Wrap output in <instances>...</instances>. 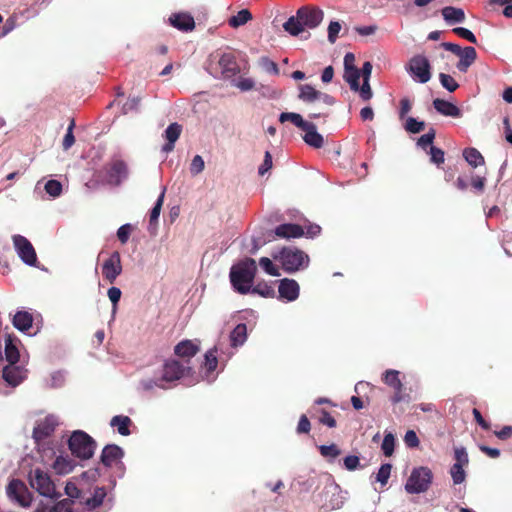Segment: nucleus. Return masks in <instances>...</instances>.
Here are the masks:
<instances>
[{
  "instance_id": "obj_1",
  "label": "nucleus",
  "mask_w": 512,
  "mask_h": 512,
  "mask_svg": "<svg viewBox=\"0 0 512 512\" xmlns=\"http://www.w3.org/2000/svg\"><path fill=\"white\" fill-rule=\"evenodd\" d=\"M256 273L257 265L253 258H246L234 264L229 273L233 289L242 295L250 293Z\"/></svg>"
},
{
  "instance_id": "obj_2",
  "label": "nucleus",
  "mask_w": 512,
  "mask_h": 512,
  "mask_svg": "<svg viewBox=\"0 0 512 512\" xmlns=\"http://www.w3.org/2000/svg\"><path fill=\"white\" fill-rule=\"evenodd\" d=\"M279 121L281 123L290 121L296 127L304 131L305 135L303 136V140L309 146L313 148H321L323 146L324 139L323 136L317 132L316 125L304 120L300 114L294 112H283L279 116Z\"/></svg>"
},
{
  "instance_id": "obj_3",
  "label": "nucleus",
  "mask_w": 512,
  "mask_h": 512,
  "mask_svg": "<svg viewBox=\"0 0 512 512\" xmlns=\"http://www.w3.org/2000/svg\"><path fill=\"white\" fill-rule=\"evenodd\" d=\"M96 446V441L82 430L72 432L68 439V447L71 454L81 460H88L92 458Z\"/></svg>"
},
{
  "instance_id": "obj_4",
  "label": "nucleus",
  "mask_w": 512,
  "mask_h": 512,
  "mask_svg": "<svg viewBox=\"0 0 512 512\" xmlns=\"http://www.w3.org/2000/svg\"><path fill=\"white\" fill-rule=\"evenodd\" d=\"M58 426L57 418L53 415H48L40 420L33 429V438L38 446L39 451H42V459L50 453V456L55 454L52 447H45V440L54 433Z\"/></svg>"
},
{
  "instance_id": "obj_5",
  "label": "nucleus",
  "mask_w": 512,
  "mask_h": 512,
  "mask_svg": "<svg viewBox=\"0 0 512 512\" xmlns=\"http://www.w3.org/2000/svg\"><path fill=\"white\" fill-rule=\"evenodd\" d=\"M433 474L428 467L414 468L405 483V490L409 494L426 492L432 483Z\"/></svg>"
},
{
  "instance_id": "obj_6",
  "label": "nucleus",
  "mask_w": 512,
  "mask_h": 512,
  "mask_svg": "<svg viewBox=\"0 0 512 512\" xmlns=\"http://www.w3.org/2000/svg\"><path fill=\"white\" fill-rule=\"evenodd\" d=\"M29 483L40 495L57 498L60 494L56 491V486L50 475L40 468H35L29 473Z\"/></svg>"
},
{
  "instance_id": "obj_7",
  "label": "nucleus",
  "mask_w": 512,
  "mask_h": 512,
  "mask_svg": "<svg viewBox=\"0 0 512 512\" xmlns=\"http://www.w3.org/2000/svg\"><path fill=\"white\" fill-rule=\"evenodd\" d=\"M279 261L285 271L292 273L305 268L309 263V257L299 249L283 248L279 254Z\"/></svg>"
},
{
  "instance_id": "obj_8",
  "label": "nucleus",
  "mask_w": 512,
  "mask_h": 512,
  "mask_svg": "<svg viewBox=\"0 0 512 512\" xmlns=\"http://www.w3.org/2000/svg\"><path fill=\"white\" fill-rule=\"evenodd\" d=\"M409 75L419 83H427L431 79V65L422 54L414 55L405 66Z\"/></svg>"
},
{
  "instance_id": "obj_9",
  "label": "nucleus",
  "mask_w": 512,
  "mask_h": 512,
  "mask_svg": "<svg viewBox=\"0 0 512 512\" xmlns=\"http://www.w3.org/2000/svg\"><path fill=\"white\" fill-rule=\"evenodd\" d=\"M192 368L177 359H167L162 367V377L159 381L174 382L190 375Z\"/></svg>"
},
{
  "instance_id": "obj_10",
  "label": "nucleus",
  "mask_w": 512,
  "mask_h": 512,
  "mask_svg": "<svg viewBox=\"0 0 512 512\" xmlns=\"http://www.w3.org/2000/svg\"><path fill=\"white\" fill-rule=\"evenodd\" d=\"M7 495L20 506L27 508L31 505L32 495L25 483L19 479H13L7 486Z\"/></svg>"
},
{
  "instance_id": "obj_11",
  "label": "nucleus",
  "mask_w": 512,
  "mask_h": 512,
  "mask_svg": "<svg viewBox=\"0 0 512 512\" xmlns=\"http://www.w3.org/2000/svg\"><path fill=\"white\" fill-rule=\"evenodd\" d=\"M298 90L299 100L305 103H314L316 101H321L327 106H332L335 103V99L331 95L323 93L309 84H300L298 86Z\"/></svg>"
},
{
  "instance_id": "obj_12",
  "label": "nucleus",
  "mask_w": 512,
  "mask_h": 512,
  "mask_svg": "<svg viewBox=\"0 0 512 512\" xmlns=\"http://www.w3.org/2000/svg\"><path fill=\"white\" fill-rule=\"evenodd\" d=\"M14 247L21 260L30 266H34L37 262V255L31 242L22 235L13 236Z\"/></svg>"
},
{
  "instance_id": "obj_13",
  "label": "nucleus",
  "mask_w": 512,
  "mask_h": 512,
  "mask_svg": "<svg viewBox=\"0 0 512 512\" xmlns=\"http://www.w3.org/2000/svg\"><path fill=\"white\" fill-rule=\"evenodd\" d=\"M399 376L400 372L393 369L386 370L383 375V382L394 390V394L391 397L393 404L405 401L406 397H408V395L404 393V386Z\"/></svg>"
},
{
  "instance_id": "obj_14",
  "label": "nucleus",
  "mask_w": 512,
  "mask_h": 512,
  "mask_svg": "<svg viewBox=\"0 0 512 512\" xmlns=\"http://www.w3.org/2000/svg\"><path fill=\"white\" fill-rule=\"evenodd\" d=\"M122 273L121 256L118 251H114L102 265V275L105 280L113 284L117 277Z\"/></svg>"
},
{
  "instance_id": "obj_15",
  "label": "nucleus",
  "mask_w": 512,
  "mask_h": 512,
  "mask_svg": "<svg viewBox=\"0 0 512 512\" xmlns=\"http://www.w3.org/2000/svg\"><path fill=\"white\" fill-rule=\"evenodd\" d=\"M323 11L314 6H303L298 9L297 17L301 19L303 27L316 28L323 20Z\"/></svg>"
},
{
  "instance_id": "obj_16",
  "label": "nucleus",
  "mask_w": 512,
  "mask_h": 512,
  "mask_svg": "<svg viewBox=\"0 0 512 512\" xmlns=\"http://www.w3.org/2000/svg\"><path fill=\"white\" fill-rule=\"evenodd\" d=\"M200 351V347L192 340H182L174 347V354L181 358L184 364L190 365L191 359Z\"/></svg>"
},
{
  "instance_id": "obj_17",
  "label": "nucleus",
  "mask_w": 512,
  "mask_h": 512,
  "mask_svg": "<svg viewBox=\"0 0 512 512\" xmlns=\"http://www.w3.org/2000/svg\"><path fill=\"white\" fill-rule=\"evenodd\" d=\"M128 175L127 165L123 160H113L107 166L108 182L113 185H119Z\"/></svg>"
},
{
  "instance_id": "obj_18",
  "label": "nucleus",
  "mask_w": 512,
  "mask_h": 512,
  "mask_svg": "<svg viewBox=\"0 0 512 512\" xmlns=\"http://www.w3.org/2000/svg\"><path fill=\"white\" fill-rule=\"evenodd\" d=\"M300 287L294 279L284 278L278 287L279 299L287 302L295 301L299 297Z\"/></svg>"
},
{
  "instance_id": "obj_19",
  "label": "nucleus",
  "mask_w": 512,
  "mask_h": 512,
  "mask_svg": "<svg viewBox=\"0 0 512 512\" xmlns=\"http://www.w3.org/2000/svg\"><path fill=\"white\" fill-rule=\"evenodd\" d=\"M27 377V370L17 364L3 368V379L12 387L18 386Z\"/></svg>"
},
{
  "instance_id": "obj_20",
  "label": "nucleus",
  "mask_w": 512,
  "mask_h": 512,
  "mask_svg": "<svg viewBox=\"0 0 512 512\" xmlns=\"http://www.w3.org/2000/svg\"><path fill=\"white\" fill-rule=\"evenodd\" d=\"M124 456L123 449L116 444L106 445L101 453L100 461L105 467H111L114 464L121 462Z\"/></svg>"
},
{
  "instance_id": "obj_21",
  "label": "nucleus",
  "mask_w": 512,
  "mask_h": 512,
  "mask_svg": "<svg viewBox=\"0 0 512 512\" xmlns=\"http://www.w3.org/2000/svg\"><path fill=\"white\" fill-rule=\"evenodd\" d=\"M433 107L443 116L459 118L462 116V111L455 104L444 99L436 98L433 100Z\"/></svg>"
},
{
  "instance_id": "obj_22",
  "label": "nucleus",
  "mask_w": 512,
  "mask_h": 512,
  "mask_svg": "<svg viewBox=\"0 0 512 512\" xmlns=\"http://www.w3.org/2000/svg\"><path fill=\"white\" fill-rule=\"evenodd\" d=\"M274 233L279 238H298L304 235V228L298 224L286 223L277 226Z\"/></svg>"
},
{
  "instance_id": "obj_23",
  "label": "nucleus",
  "mask_w": 512,
  "mask_h": 512,
  "mask_svg": "<svg viewBox=\"0 0 512 512\" xmlns=\"http://www.w3.org/2000/svg\"><path fill=\"white\" fill-rule=\"evenodd\" d=\"M76 465V461L68 455H59L55 458L52 468L55 473L59 475H66L71 473Z\"/></svg>"
},
{
  "instance_id": "obj_24",
  "label": "nucleus",
  "mask_w": 512,
  "mask_h": 512,
  "mask_svg": "<svg viewBox=\"0 0 512 512\" xmlns=\"http://www.w3.org/2000/svg\"><path fill=\"white\" fill-rule=\"evenodd\" d=\"M182 126L178 123H171L165 130L164 137L167 143L162 147V151L169 153L174 149V144L180 137Z\"/></svg>"
},
{
  "instance_id": "obj_25",
  "label": "nucleus",
  "mask_w": 512,
  "mask_h": 512,
  "mask_svg": "<svg viewBox=\"0 0 512 512\" xmlns=\"http://www.w3.org/2000/svg\"><path fill=\"white\" fill-rule=\"evenodd\" d=\"M170 23L181 31H191L195 27L194 18L186 13L174 14L170 17Z\"/></svg>"
},
{
  "instance_id": "obj_26",
  "label": "nucleus",
  "mask_w": 512,
  "mask_h": 512,
  "mask_svg": "<svg viewBox=\"0 0 512 512\" xmlns=\"http://www.w3.org/2000/svg\"><path fill=\"white\" fill-rule=\"evenodd\" d=\"M441 14L444 20L450 25L463 23L466 19L464 10L453 6L444 7L441 10Z\"/></svg>"
},
{
  "instance_id": "obj_27",
  "label": "nucleus",
  "mask_w": 512,
  "mask_h": 512,
  "mask_svg": "<svg viewBox=\"0 0 512 512\" xmlns=\"http://www.w3.org/2000/svg\"><path fill=\"white\" fill-rule=\"evenodd\" d=\"M460 60L456 67L460 72H467L468 68L475 62L477 52L474 47L467 46L463 48L462 53L459 55Z\"/></svg>"
},
{
  "instance_id": "obj_28",
  "label": "nucleus",
  "mask_w": 512,
  "mask_h": 512,
  "mask_svg": "<svg viewBox=\"0 0 512 512\" xmlns=\"http://www.w3.org/2000/svg\"><path fill=\"white\" fill-rule=\"evenodd\" d=\"M33 315L32 313L21 310L17 311L13 317L12 323L13 326L21 332L28 331L33 324Z\"/></svg>"
},
{
  "instance_id": "obj_29",
  "label": "nucleus",
  "mask_w": 512,
  "mask_h": 512,
  "mask_svg": "<svg viewBox=\"0 0 512 512\" xmlns=\"http://www.w3.org/2000/svg\"><path fill=\"white\" fill-rule=\"evenodd\" d=\"M131 424V419L125 415H116L110 421V425L113 428H116L118 433L122 436H128L131 434L129 429Z\"/></svg>"
},
{
  "instance_id": "obj_30",
  "label": "nucleus",
  "mask_w": 512,
  "mask_h": 512,
  "mask_svg": "<svg viewBox=\"0 0 512 512\" xmlns=\"http://www.w3.org/2000/svg\"><path fill=\"white\" fill-rule=\"evenodd\" d=\"M247 339V326L244 323L238 324L230 333V342L232 347H238L245 343Z\"/></svg>"
},
{
  "instance_id": "obj_31",
  "label": "nucleus",
  "mask_w": 512,
  "mask_h": 512,
  "mask_svg": "<svg viewBox=\"0 0 512 512\" xmlns=\"http://www.w3.org/2000/svg\"><path fill=\"white\" fill-rule=\"evenodd\" d=\"M219 66L227 76L235 75L238 72V66L232 54H223L219 59Z\"/></svg>"
},
{
  "instance_id": "obj_32",
  "label": "nucleus",
  "mask_w": 512,
  "mask_h": 512,
  "mask_svg": "<svg viewBox=\"0 0 512 512\" xmlns=\"http://www.w3.org/2000/svg\"><path fill=\"white\" fill-rule=\"evenodd\" d=\"M5 356L9 364H17V362L19 361V350L17 346L13 343L11 335H8L5 340Z\"/></svg>"
},
{
  "instance_id": "obj_33",
  "label": "nucleus",
  "mask_w": 512,
  "mask_h": 512,
  "mask_svg": "<svg viewBox=\"0 0 512 512\" xmlns=\"http://www.w3.org/2000/svg\"><path fill=\"white\" fill-rule=\"evenodd\" d=\"M463 157L472 167H478L485 162L482 154L473 147L465 148L463 150Z\"/></svg>"
},
{
  "instance_id": "obj_34",
  "label": "nucleus",
  "mask_w": 512,
  "mask_h": 512,
  "mask_svg": "<svg viewBox=\"0 0 512 512\" xmlns=\"http://www.w3.org/2000/svg\"><path fill=\"white\" fill-rule=\"evenodd\" d=\"M252 19V14L248 9L240 10L236 15L228 20V24L232 28H238Z\"/></svg>"
},
{
  "instance_id": "obj_35",
  "label": "nucleus",
  "mask_w": 512,
  "mask_h": 512,
  "mask_svg": "<svg viewBox=\"0 0 512 512\" xmlns=\"http://www.w3.org/2000/svg\"><path fill=\"white\" fill-rule=\"evenodd\" d=\"M106 497V490L104 487H97L91 497L85 500V504L89 509H95L102 505Z\"/></svg>"
},
{
  "instance_id": "obj_36",
  "label": "nucleus",
  "mask_w": 512,
  "mask_h": 512,
  "mask_svg": "<svg viewBox=\"0 0 512 512\" xmlns=\"http://www.w3.org/2000/svg\"><path fill=\"white\" fill-rule=\"evenodd\" d=\"M283 28L292 36H297L304 31L301 19L296 16H291L284 24Z\"/></svg>"
},
{
  "instance_id": "obj_37",
  "label": "nucleus",
  "mask_w": 512,
  "mask_h": 512,
  "mask_svg": "<svg viewBox=\"0 0 512 512\" xmlns=\"http://www.w3.org/2000/svg\"><path fill=\"white\" fill-rule=\"evenodd\" d=\"M250 293L258 294L265 298H273L275 296V289L272 284L261 281L252 286Z\"/></svg>"
},
{
  "instance_id": "obj_38",
  "label": "nucleus",
  "mask_w": 512,
  "mask_h": 512,
  "mask_svg": "<svg viewBox=\"0 0 512 512\" xmlns=\"http://www.w3.org/2000/svg\"><path fill=\"white\" fill-rule=\"evenodd\" d=\"M343 78L352 91L359 90L360 70L358 68L344 70Z\"/></svg>"
},
{
  "instance_id": "obj_39",
  "label": "nucleus",
  "mask_w": 512,
  "mask_h": 512,
  "mask_svg": "<svg viewBox=\"0 0 512 512\" xmlns=\"http://www.w3.org/2000/svg\"><path fill=\"white\" fill-rule=\"evenodd\" d=\"M217 365V348L213 347L209 349L204 355V367L207 372L211 373L217 368Z\"/></svg>"
},
{
  "instance_id": "obj_40",
  "label": "nucleus",
  "mask_w": 512,
  "mask_h": 512,
  "mask_svg": "<svg viewBox=\"0 0 512 512\" xmlns=\"http://www.w3.org/2000/svg\"><path fill=\"white\" fill-rule=\"evenodd\" d=\"M164 196H165V190H163L161 192V194L159 195V197H158L154 207L152 208V210L150 212V218H149L150 226L155 225L158 222V218H159V215H160V212H161V208H162V205H163V201H164Z\"/></svg>"
},
{
  "instance_id": "obj_41",
  "label": "nucleus",
  "mask_w": 512,
  "mask_h": 512,
  "mask_svg": "<svg viewBox=\"0 0 512 512\" xmlns=\"http://www.w3.org/2000/svg\"><path fill=\"white\" fill-rule=\"evenodd\" d=\"M404 128L409 133L417 134L425 129V122L418 121L416 118H413V117H408L406 119Z\"/></svg>"
},
{
  "instance_id": "obj_42",
  "label": "nucleus",
  "mask_w": 512,
  "mask_h": 512,
  "mask_svg": "<svg viewBox=\"0 0 512 512\" xmlns=\"http://www.w3.org/2000/svg\"><path fill=\"white\" fill-rule=\"evenodd\" d=\"M439 80L441 85L449 92H454L459 87V84L456 82V80L449 74L440 73Z\"/></svg>"
},
{
  "instance_id": "obj_43",
  "label": "nucleus",
  "mask_w": 512,
  "mask_h": 512,
  "mask_svg": "<svg viewBox=\"0 0 512 512\" xmlns=\"http://www.w3.org/2000/svg\"><path fill=\"white\" fill-rule=\"evenodd\" d=\"M463 467L464 466H460L459 464H453L450 469V474L455 485L461 484L465 481L466 473Z\"/></svg>"
},
{
  "instance_id": "obj_44",
  "label": "nucleus",
  "mask_w": 512,
  "mask_h": 512,
  "mask_svg": "<svg viewBox=\"0 0 512 512\" xmlns=\"http://www.w3.org/2000/svg\"><path fill=\"white\" fill-rule=\"evenodd\" d=\"M392 470V465L389 463L382 464L378 470L375 481L380 482L382 485H386Z\"/></svg>"
},
{
  "instance_id": "obj_45",
  "label": "nucleus",
  "mask_w": 512,
  "mask_h": 512,
  "mask_svg": "<svg viewBox=\"0 0 512 512\" xmlns=\"http://www.w3.org/2000/svg\"><path fill=\"white\" fill-rule=\"evenodd\" d=\"M395 438L393 434L388 433L384 436L381 448L385 456L389 457L394 452Z\"/></svg>"
},
{
  "instance_id": "obj_46",
  "label": "nucleus",
  "mask_w": 512,
  "mask_h": 512,
  "mask_svg": "<svg viewBox=\"0 0 512 512\" xmlns=\"http://www.w3.org/2000/svg\"><path fill=\"white\" fill-rule=\"evenodd\" d=\"M141 103V97H132L128 98V100L122 106V113L128 114L130 112H137L139 110Z\"/></svg>"
},
{
  "instance_id": "obj_47",
  "label": "nucleus",
  "mask_w": 512,
  "mask_h": 512,
  "mask_svg": "<svg viewBox=\"0 0 512 512\" xmlns=\"http://www.w3.org/2000/svg\"><path fill=\"white\" fill-rule=\"evenodd\" d=\"M318 412H319L318 421L321 424H323L329 428H335L337 426V422H336L335 418L328 411H326L325 409H319Z\"/></svg>"
},
{
  "instance_id": "obj_48",
  "label": "nucleus",
  "mask_w": 512,
  "mask_h": 512,
  "mask_svg": "<svg viewBox=\"0 0 512 512\" xmlns=\"http://www.w3.org/2000/svg\"><path fill=\"white\" fill-rule=\"evenodd\" d=\"M320 454L323 457L337 458L341 454V450L336 444L319 446Z\"/></svg>"
},
{
  "instance_id": "obj_49",
  "label": "nucleus",
  "mask_w": 512,
  "mask_h": 512,
  "mask_svg": "<svg viewBox=\"0 0 512 512\" xmlns=\"http://www.w3.org/2000/svg\"><path fill=\"white\" fill-rule=\"evenodd\" d=\"M436 136V131L434 128H430L429 131L420 136L417 140V145L422 149H426L428 146L432 145Z\"/></svg>"
},
{
  "instance_id": "obj_50",
  "label": "nucleus",
  "mask_w": 512,
  "mask_h": 512,
  "mask_svg": "<svg viewBox=\"0 0 512 512\" xmlns=\"http://www.w3.org/2000/svg\"><path fill=\"white\" fill-rule=\"evenodd\" d=\"M45 191L52 197H58L62 193V184L58 180H49L45 184Z\"/></svg>"
},
{
  "instance_id": "obj_51",
  "label": "nucleus",
  "mask_w": 512,
  "mask_h": 512,
  "mask_svg": "<svg viewBox=\"0 0 512 512\" xmlns=\"http://www.w3.org/2000/svg\"><path fill=\"white\" fill-rule=\"evenodd\" d=\"M74 126H75V122H74V120H72L67 128V132H66L63 142H62V147L64 150H68L75 143V137L73 134Z\"/></svg>"
},
{
  "instance_id": "obj_52",
  "label": "nucleus",
  "mask_w": 512,
  "mask_h": 512,
  "mask_svg": "<svg viewBox=\"0 0 512 512\" xmlns=\"http://www.w3.org/2000/svg\"><path fill=\"white\" fill-rule=\"evenodd\" d=\"M452 32L458 35L459 37L469 41L472 44H477V39L475 35L467 28L455 27L452 29Z\"/></svg>"
},
{
  "instance_id": "obj_53",
  "label": "nucleus",
  "mask_w": 512,
  "mask_h": 512,
  "mask_svg": "<svg viewBox=\"0 0 512 512\" xmlns=\"http://www.w3.org/2000/svg\"><path fill=\"white\" fill-rule=\"evenodd\" d=\"M260 266L264 269L266 273L271 276H279V271L273 264V262L268 257H262L259 260Z\"/></svg>"
},
{
  "instance_id": "obj_54",
  "label": "nucleus",
  "mask_w": 512,
  "mask_h": 512,
  "mask_svg": "<svg viewBox=\"0 0 512 512\" xmlns=\"http://www.w3.org/2000/svg\"><path fill=\"white\" fill-rule=\"evenodd\" d=\"M72 505L71 499H63L56 503L49 512H72Z\"/></svg>"
},
{
  "instance_id": "obj_55",
  "label": "nucleus",
  "mask_w": 512,
  "mask_h": 512,
  "mask_svg": "<svg viewBox=\"0 0 512 512\" xmlns=\"http://www.w3.org/2000/svg\"><path fill=\"white\" fill-rule=\"evenodd\" d=\"M205 164L204 160L200 155L194 156L192 162L190 164V172L192 175H198L204 170Z\"/></svg>"
},
{
  "instance_id": "obj_56",
  "label": "nucleus",
  "mask_w": 512,
  "mask_h": 512,
  "mask_svg": "<svg viewBox=\"0 0 512 512\" xmlns=\"http://www.w3.org/2000/svg\"><path fill=\"white\" fill-rule=\"evenodd\" d=\"M431 162L437 166L441 165L445 161L444 151L438 147L430 146Z\"/></svg>"
},
{
  "instance_id": "obj_57",
  "label": "nucleus",
  "mask_w": 512,
  "mask_h": 512,
  "mask_svg": "<svg viewBox=\"0 0 512 512\" xmlns=\"http://www.w3.org/2000/svg\"><path fill=\"white\" fill-rule=\"evenodd\" d=\"M454 459L456 461L454 464H459L460 466L467 465L469 462V459H468V454H467L465 448H463V447L456 448L454 451Z\"/></svg>"
},
{
  "instance_id": "obj_58",
  "label": "nucleus",
  "mask_w": 512,
  "mask_h": 512,
  "mask_svg": "<svg viewBox=\"0 0 512 512\" xmlns=\"http://www.w3.org/2000/svg\"><path fill=\"white\" fill-rule=\"evenodd\" d=\"M341 30V24L337 21H331L328 26V40L330 43H335L338 34Z\"/></svg>"
},
{
  "instance_id": "obj_59",
  "label": "nucleus",
  "mask_w": 512,
  "mask_h": 512,
  "mask_svg": "<svg viewBox=\"0 0 512 512\" xmlns=\"http://www.w3.org/2000/svg\"><path fill=\"white\" fill-rule=\"evenodd\" d=\"M311 430V423L306 415H301L296 431L298 434H308Z\"/></svg>"
},
{
  "instance_id": "obj_60",
  "label": "nucleus",
  "mask_w": 512,
  "mask_h": 512,
  "mask_svg": "<svg viewBox=\"0 0 512 512\" xmlns=\"http://www.w3.org/2000/svg\"><path fill=\"white\" fill-rule=\"evenodd\" d=\"M132 231L130 224H124L117 230V237L122 244L127 243Z\"/></svg>"
},
{
  "instance_id": "obj_61",
  "label": "nucleus",
  "mask_w": 512,
  "mask_h": 512,
  "mask_svg": "<svg viewBox=\"0 0 512 512\" xmlns=\"http://www.w3.org/2000/svg\"><path fill=\"white\" fill-rule=\"evenodd\" d=\"M344 466L349 471H354L360 467V459L358 456L349 455L344 458Z\"/></svg>"
},
{
  "instance_id": "obj_62",
  "label": "nucleus",
  "mask_w": 512,
  "mask_h": 512,
  "mask_svg": "<svg viewBox=\"0 0 512 512\" xmlns=\"http://www.w3.org/2000/svg\"><path fill=\"white\" fill-rule=\"evenodd\" d=\"M404 442L410 448L418 447L420 443L417 434L413 430L406 432L404 436Z\"/></svg>"
},
{
  "instance_id": "obj_63",
  "label": "nucleus",
  "mask_w": 512,
  "mask_h": 512,
  "mask_svg": "<svg viewBox=\"0 0 512 512\" xmlns=\"http://www.w3.org/2000/svg\"><path fill=\"white\" fill-rule=\"evenodd\" d=\"M357 92H359L360 97L362 98L363 101H369L373 96V92L369 84V81H363L362 86H359V90Z\"/></svg>"
},
{
  "instance_id": "obj_64",
  "label": "nucleus",
  "mask_w": 512,
  "mask_h": 512,
  "mask_svg": "<svg viewBox=\"0 0 512 512\" xmlns=\"http://www.w3.org/2000/svg\"><path fill=\"white\" fill-rule=\"evenodd\" d=\"M261 63H262V66L263 68L268 72V73H271V74H274V75H278L279 74V68H278V65L270 60L269 58L267 57H263L261 59Z\"/></svg>"
}]
</instances>
